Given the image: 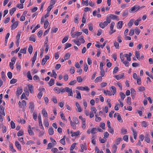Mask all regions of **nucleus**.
<instances>
[{
	"label": "nucleus",
	"instance_id": "5",
	"mask_svg": "<svg viewBox=\"0 0 153 153\" xmlns=\"http://www.w3.org/2000/svg\"><path fill=\"white\" fill-rule=\"evenodd\" d=\"M145 140L148 143L150 142V139L149 137V134L148 133L146 132L145 135Z\"/></svg>",
	"mask_w": 153,
	"mask_h": 153
},
{
	"label": "nucleus",
	"instance_id": "30",
	"mask_svg": "<svg viewBox=\"0 0 153 153\" xmlns=\"http://www.w3.org/2000/svg\"><path fill=\"white\" fill-rule=\"evenodd\" d=\"M111 89H112L111 91L113 93V95H114L116 92V88L114 86H112L111 87Z\"/></svg>",
	"mask_w": 153,
	"mask_h": 153
},
{
	"label": "nucleus",
	"instance_id": "28",
	"mask_svg": "<svg viewBox=\"0 0 153 153\" xmlns=\"http://www.w3.org/2000/svg\"><path fill=\"white\" fill-rule=\"evenodd\" d=\"M76 92L77 94L76 98L79 99H81V97L80 93L77 90L76 91Z\"/></svg>",
	"mask_w": 153,
	"mask_h": 153
},
{
	"label": "nucleus",
	"instance_id": "57",
	"mask_svg": "<svg viewBox=\"0 0 153 153\" xmlns=\"http://www.w3.org/2000/svg\"><path fill=\"white\" fill-rule=\"evenodd\" d=\"M17 81V79H13L10 81V83L11 84H14Z\"/></svg>",
	"mask_w": 153,
	"mask_h": 153
},
{
	"label": "nucleus",
	"instance_id": "14",
	"mask_svg": "<svg viewBox=\"0 0 153 153\" xmlns=\"http://www.w3.org/2000/svg\"><path fill=\"white\" fill-rule=\"evenodd\" d=\"M103 92L104 94H105L106 95H108L109 96H111L112 95V94L111 92L110 91L108 90H107L106 91L105 90H103Z\"/></svg>",
	"mask_w": 153,
	"mask_h": 153
},
{
	"label": "nucleus",
	"instance_id": "19",
	"mask_svg": "<svg viewBox=\"0 0 153 153\" xmlns=\"http://www.w3.org/2000/svg\"><path fill=\"white\" fill-rule=\"evenodd\" d=\"M102 77L101 76L97 77L96 78L95 80V82L96 83H97L99 81L101 82L102 81Z\"/></svg>",
	"mask_w": 153,
	"mask_h": 153
},
{
	"label": "nucleus",
	"instance_id": "45",
	"mask_svg": "<svg viewBox=\"0 0 153 153\" xmlns=\"http://www.w3.org/2000/svg\"><path fill=\"white\" fill-rule=\"evenodd\" d=\"M68 36H65L62 40V43H64L66 42L68 40Z\"/></svg>",
	"mask_w": 153,
	"mask_h": 153
},
{
	"label": "nucleus",
	"instance_id": "17",
	"mask_svg": "<svg viewBox=\"0 0 153 153\" xmlns=\"http://www.w3.org/2000/svg\"><path fill=\"white\" fill-rule=\"evenodd\" d=\"M112 147L113 149L112 153H115L117 149V146L116 144H113Z\"/></svg>",
	"mask_w": 153,
	"mask_h": 153
},
{
	"label": "nucleus",
	"instance_id": "26",
	"mask_svg": "<svg viewBox=\"0 0 153 153\" xmlns=\"http://www.w3.org/2000/svg\"><path fill=\"white\" fill-rule=\"evenodd\" d=\"M70 54L69 53H66L64 56L65 60H66L68 59L70 57Z\"/></svg>",
	"mask_w": 153,
	"mask_h": 153
},
{
	"label": "nucleus",
	"instance_id": "52",
	"mask_svg": "<svg viewBox=\"0 0 153 153\" xmlns=\"http://www.w3.org/2000/svg\"><path fill=\"white\" fill-rule=\"evenodd\" d=\"M16 7L19 9H22L23 8V4H17Z\"/></svg>",
	"mask_w": 153,
	"mask_h": 153
},
{
	"label": "nucleus",
	"instance_id": "63",
	"mask_svg": "<svg viewBox=\"0 0 153 153\" xmlns=\"http://www.w3.org/2000/svg\"><path fill=\"white\" fill-rule=\"evenodd\" d=\"M71 46V44L69 43H67L66 44L65 47L64 48L65 49H66L67 48L70 47Z\"/></svg>",
	"mask_w": 153,
	"mask_h": 153
},
{
	"label": "nucleus",
	"instance_id": "11",
	"mask_svg": "<svg viewBox=\"0 0 153 153\" xmlns=\"http://www.w3.org/2000/svg\"><path fill=\"white\" fill-rule=\"evenodd\" d=\"M15 144L17 148L19 149V150H21V145L19 144V142L17 141H16L15 142Z\"/></svg>",
	"mask_w": 153,
	"mask_h": 153
},
{
	"label": "nucleus",
	"instance_id": "10",
	"mask_svg": "<svg viewBox=\"0 0 153 153\" xmlns=\"http://www.w3.org/2000/svg\"><path fill=\"white\" fill-rule=\"evenodd\" d=\"M70 133L71 134V136L72 137L77 136L79 134V131H77L74 133H73L72 131H71Z\"/></svg>",
	"mask_w": 153,
	"mask_h": 153
},
{
	"label": "nucleus",
	"instance_id": "47",
	"mask_svg": "<svg viewBox=\"0 0 153 153\" xmlns=\"http://www.w3.org/2000/svg\"><path fill=\"white\" fill-rule=\"evenodd\" d=\"M73 121H74V123L76 124H77L79 123L78 119L76 117H73Z\"/></svg>",
	"mask_w": 153,
	"mask_h": 153
},
{
	"label": "nucleus",
	"instance_id": "64",
	"mask_svg": "<svg viewBox=\"0 0 153 153\" xmlns=\"http://www.w3.org/2000/svg\"><path fill=\"white\" fill-rule=\"evenodd\" d=\"M76 82V80H74L72 81H71L69 83V85H74L75 83Z\"/></svg>",
	"mask_w": 153,
	"mask_h": 153
},
{
	"label": "nucleus",
	"instance_id": "58",
	"mask_svg": "<svg viewBox=\"0 0 153 153\" xmlns=\"http://www.w3.org/2000/svg\"><path fill=\"white\" fill-rule=\"evenodd\" d=\"M53 146V144L52 143H50L48 145V147L47 148V149H51Z\"/></svg>",
	"mask_w": 153,
	"mask_h": 153
},
{
	"label": "nucleus",
	"instance_id": "8",
	"mask_svg": "<svg viewBox=\"0 0 153 153\" xmlns=\"http://www.w3.org/2000/svg\"><path fill=\"white\" fill-rule=\"evenodd\" d=\"M127 56V54H123V53H121L120 54V58L121 59V61L122 62H123L124 61V57H126Z\"/></svg>",
	"mask_w": 153,
	"mask_h": 153
},
{
	"label": "nucleus",
	"instance_id": "2",
	"mask_svg": "<svg viewBox=\"0 0 153 153\" xmlns=\"http://www.w3.org/2000/svg\"><path fill=\"white\" fill-rule=\"evenodd\" d=\"M38 120L39 126H40V128L41 129L44 130V128L42 123L41 116L40 114H39L38 115Z\"/></svg>",
	"mask_w": 153,
	"mask_h": 153
},
{
	"label": "nucleus",
	"instance_id": "13",
	"mask_svg": "<svg viewBox=\"0 0 153 153\" xmlns=\"http://www.w3.org/2000/svg\"><path fill=\"white\" fill-rule=\"evenodd\" d=\"M75 105L77 108L78 111L79 112H81L82 111V109L79 103L77 102H76Z\"/></svg>",
	"mask_w": 153,
	"mask_h": 153
},
{
	"label": "nucleus",
	"instance_id": "56",
	"mask_svg": "<svg viewBox=\"0 0 153 153\" xmlns=\"http://www.w3.org/2000/svg\"><path fill=\"white\" fill-rule=\"evenodd\" d=\"M84 69L85 72H86L88 69V66L86 63L84 64Z\"/></svg>",
	"mask_w": 153,
	"mask_h": 153
},
{
	"label": "nucleus",
	"instance_id": "61",
	"mask_svg": "<svg viewBox=\"0 0 153 153\" xmlns=\"http://www.w3.org/2000/svg\"><path fill=\"white\" fill-rule=\"evenodd\" d=\"M131 98L130 97H128L127 100V103L129 105H131Z\"/></svg>",
	"mask_w": 153,
	"mask_h": 153
},
{
	"label": "nucleus",
	"instance_id": "41",
	"mask_svg": "<svg viewBox=\"0 0 153 153\" xmlns=\"http://www.w3.org/2000/svg\"><path fill=\"white\" fill-rule=\"evenodd\" d=\"M120 96L121 99H122V100H123L124 99V98L126 97L125 95L123 93H122V92H120Z\"/></svg>",
	"mask_w": 153,
	"mask_h": 153
},
{
	"label": "nucleus",
	"instance_id": "1",
	"mask_svg": "<svg viewBox=\"0 0 153 153\" xmlns=\"http://www.w3.org/2000/svg\"><path fill=\"white\" fill-rule=\"evenodd\" d=\"M140 8V7L138 5H135L129 10V12L130 13H135Z\"/></svg>",
	"mask_w": 153,
	"mask_h": 153
},
{
	"label": "nucleus",
	"instance_id": "33",
	"mask_svg": "<svg viewBox=\"0 0 153 153\" xmlns=\"http://www.w3.org/2000/svg\"><path fill=\"white\" fill-rule=\"evenodd\" d=\"M49 24V23L48 20H46L44 24V28L46 29L48 27Z\"/></svg>",
	"mask_w": 153,
	"mask_h": 153
},
{
	"label": "nucleus",
	"instance_id": "18",
	"mask_svg": "<svg viewBox=\"0 0 153 153\" xmlns=\"http://www.w3.org/2000/svg\"><path fill=\"white\" fill-rule=\"evenodd\" d=\"M123 25V22L122 21H120L117 24V27L118 28H121Z\"/></svg>",
	"mask_w": 153,
	"mask_h": 153
},
{
	"label": "nucleus",
	"instance_id": "25",
	"mask_svg": "<svg viewBox=\"0 0 153 153\" xmlns=\"http://www.w3.org/2000/svg\"><path fill=\"white\" fill-rule=\"evenodd\" d=\"M54 80L53 79H51L48 82V84L51 86L53 85L54 84Z\"/></svg>",
	"mask_w": 153,
	"mask_h": 153
},
{
	"label": "nucleus",
	"instance_id": "39",
	"mask_svg": "<svg viewBox=\"0 0 153 153\" xmlns=\"http://www.w3.org/2000/svg\"><path fill=\"white\" fill-rule=\"evenodd\" d=\"M97 130L96 128H92L91 130L90 131L91 133L92 134H94L97 132Z\"/></svg>",
	"mask_w": 153,
	"mask_h": 153
},
{
	"label": "nucleus",
	"instance_id": "32",
	"mask_svg": "<svg viewBox=\"0 0 153 153\" xmlns=\"http://www.w3.org/2000/svg\"><path fill=\"white\" fill-rule=\"evenodd\" d=\"M127 131L126 129L124 128H123L121 129V132L122 134H126V133L127 132Z\"/></svg>",
	"mask_w": 153,
	"mask_h": 153
},
{
	"label": "nucleus",
	"instance_id": "37",
	"mask_svg": "<svg viewBox=\"0 0 153 153\" xmlns=\"http://www.w3.org/2000/svg\"><path fill=\"white\" fill-rule=\"evenodd\" d=\"M36 130L38 131V132H39V137H41L44 135V132L43 131H41L39 129H37Z\"/></svg>",
	"mask_w": 153,
	"mask_h": 153
},
{
	"label": "nucleus",
	"instance_id": "3",
	"mask_svg": "<svg viewBox=\"0 0 153 153\" xmlns=\"http://www.w3.org/2000/svg\"><path fill=\"white\" fill-rule=\"evenodd\" d=\"M49 56L47 55L45 56V57L42 59V65H45L47 60H48L49 59Z\"/></svg>",
	"mask_w": 153,
	"mask_h": 153
},
{
	"label": "nucleus",
	"instance_id": "60",
	"mask_svg": "<svg viewBox=\"0 0 153 153\" xmlns=\"http://www.w3.org/2000/svg\"><path fill=\"white\" fill-rule=\"evenodd\" d=\"M138 89L139 91H144L145 90V88L144 87L141 86L138 87Z\"/></svg>",
	"mask_w": 153,
	"mask_h": 153
},
{
	"label": "nucleus",
	"instance_id": "23",
	"mask_svg": "<svg viewBox=\"0 0 153 153\" xmlns=\"http://www.w3.org/2000/svg\"><path fill=\"white\" fill-rule=\"evenodd\" d=\"M42 114L45 117H47L48 116V113L45 109H43L42 111Z\"/></svg>",
	"mask_w": 153,
	"mask_h": 153
},
{
	"label": "nucleus",
	"instance_id": "9",
	"mask_svg": "<svg viewBox=\"0 0 153 153\" xmlns=\"http://www.w3.org/2000/svg\"><path fill=\"white\" fill-rule=\"evenodd\" d=\"M4 108L1 105H0V113L2 115L5 116V114L4 111Z\"/></svg>",
	"mask_w": 153,
	"mask_h": 153
},
{
	"label": "nucleus",
	"instance_id": "34",
	"mask_svg": "<svg viewBox=\"0 0 153 153\" xmlns=\"http://www.w3.org/2000/svg\"><path fill=\"white\" fill-rule=\"evenodd\" d=\"M33 48L32 46V45H30L29 46V47L28 48V51L30 54H31L32 53V51H33Z\"/></svg>",
	"mask_w": 153,
	"mask_h": 153
},
{
	"label": "nucleus",
	"instance_id": "50",
	"mask_svg": "<svg viewBox=\"0 0 153 153\" xmlns=\"http://www.w3.org/2000/svg\"><path fill=\"white\" fill-rule=\"evenodd\" d=\"M23 131L22 130H20L17 133V135L18 137L20 136L23 135Z\"/></svg>",
	"mask_w": 153,
	"mask_h": 153
},
{
	"label": "nucleus",
	"instance_id": "12",
	"mask_svg": "<svg viewBox=\"0 0 153 153\" xmlns=\"http://www.w3.org/2000/svg\"><path fill=\"white\" fill-rule=\"evenodd\" d=\"M22 92V88H17V90L16 91V94L17 96H19L21 94Z\"/></svg>",
	"mask_w": 153,
	"mask_h": 153
},
{
	"label": "nucleus",
	"instance_id": "16",
	"mask_svg": "<svg viewBox=\"0 0 153 153\" xmlns=\"http://www.w3.org/2000/svg\"><path fill=\"white\" fill-rule=\"evenodd\" d=\"M28 89L31 93H33V88L32 85L29 84L28 86Z\"/></svg>",
	"mask_w": 153,
	"mask_h": 153
},
{
	"label": "nucleus",
	"instance_id": "51",
	"mask_svg": "<svg viewBox=\"0 0 153 153\" xmlns=\"http://www.w3.org/2000/svg\"><path fill=\"white\" fill-rule=\"evenodd\" d=\"M108 16L111 19H115L117 18L116 16L113 14H110Z\"/></svg>",
	"mask_w": 153,
	"mask_h": 153
},
{
	"label": "nucleus",
	"instance_id": "35",
	"mask_svg": "<svg viewBox=\"0 0 153 153\" xmlns=\"http://www.w3.org/2000/svg\"><path fill=\"white\" fill-rule=\"evenodd\" d=\"M16 66L17 71H20L21 70V66L20 64L17 62L16 64Z\"/></svg>",
	"mask_w": 153,
	"mask_h": 153
},
{
	"label": "nucleus",
	"instance_id": "22",
	"mask_svg": "<svg viewBox=\"0 0 153 153\" xmlns=\"http://www.w3.org/2000/svg\"><path fill=\"white\" fill-rule=\"evenodd\" d=\"M124 76V74H123L122 75H117L115 76V77L117 79V80H119L121 79Z\"/></svg>",
	"mask_w": 153,
	"mask_h": 153
},
{
	"label": "nucleus",
	"instance_id": "59",
	"mask_svg": "<svg viewBox=\"0 0 153 153\" xmlns=\"http://www.w3.org/2000/svg\"><path fill=\"white\" fill-rule=\"evenodd\" d=\"M76 144V143H73L71 147V148H70V151H72L75 148Z\"/></svg>",
	"mask_w": 153,
	"mask_h": 153
},
{
	"label": "nucleus",
	"instance_id": "31",
	"mask_svg": "<svg viewBox=\"0 0 153 153\" xmlns=\"http://www.w3.org/2000/svg\"><path fill=\"white\" fill-rule=\"evenodd\" d=\"M80 88V90L82 91H88L89 90V89L87 86L85 87H81Z\"/></svg>",
	"mask_w": 153,
	"mask_h": 153
},
{
	"label": "nucleus",
	"instance_id": "42",
	"mask_svg": "<svg viewBox=\"0 0 153 153\" xmlns=\"http://www.w3.org/2000/svg\"><path fill=\"white\" fill-rule=\"evenodd\" d=\"M16 10V8L13 7L10 11V15L12 16L13 13L14 11Z\"/></svg>",
	"mask_w": 153,
	"mask_h": 153
},
{
	"label": "nucleus",
	"instance_id": "24",
	"mask_svg": "<svg viewBox=\"0 0 153 153\" xmlns=\"http://www.w3.org/2000/svg\"><path fill=\"white\" fill-rule=\"evenodd\" d=\"M48 132L50 135H53L54 133V131L53 128H49L48 129Z\"/></svg>",
	"mask_w": 153,
	"mask_h": 153
},
{
	"label": "nucleus",
	"instance_id": "48",
	"mask_svg": "<svg viewBox=\"0 0 153 153\" xmlns=\"http://www.w3.org/2000/svg\"><path fill=\"white\" fill-rule=\"evenodd\" d=\"M40 26L39 24H38L36 27H35L34 28L32 31V33H33L35 32L36 30L38 28L40 27Z\"/></svg>",
	"mask_w": 153,
	"mask_h": 153
},
{
	"label": "nucleus",
	"instance_id": "29",
	"mask_svg": "<svg viewBox=\"0 0 153 153\" xmlns=\"http://www.w3.org/2000/svg\"><path fill=\"white\" fill-rule=\"evenodd\" d=\"M121 140H122V139L121 138H118L115 141L116 144V145H118L119 144Z\"/></svg>",
	"mask_w": 153,
	"mask_h": 153
},
{
	"label": "nucleus",
	"instance_id": "38",
	"mask_svg": "<svg viewBox=\"0 0 153 153\" xmlns=\"http://www.w3.org/2000/svg\"><path fill=\"white\" fill-rule=\"evenodd\" d=\"M70 124L71 126L74 129H76V126L75 124V123L72 122V121H71Z\"/></svg>",
	"mask_w": 153,
	"mask_h": 153
},
{
	"label": "nucleus",
	"instance_id": "46",
	"mask_svg": "<svg viewBox=\"0 0 153 153\" xmlns=\"http://www.w3.org/2000/svg\"><path fill=\"white\" fill-rule=\"evenodd\" d=\"M19 53L25 54L26 53V48L21 49L19 51Z\"/></svg>",
	"mask_w": 153,
	"mask_h": 153
},
{
	"label": "nucleus",
	"instance_id": "53",
	"mask_svg": "<svg viewBox=\"0 0 153 153\" xmlns=\"http://www.w3.org/2000/svg\"><path fill=\"white\" fill-rule=\"evenodd\" d=\"M99 140L100 141L101 143H104L105 142V141L106 140V139L105 138L102 139L101 138V137H100Z\"/></svg>",
	"mask_w": 153,
	"mask_h": 153
},
{
	"label": "nucleus",
	"instance_id": "62",
	"mask_svg": "<svg viewBox=\"0 0 153 153\" xmlns=\"http://www.w3.org/2000/svg\"><path fill=\"white\" fill-rule=\"evenodd\" d=\"M118 68L117 67H115L114 69L113 74H115L118 71Z\"/></svg>",
	"mask_w": 153,
	"mask_h": 153
},
{
	"label": "nucleus",
	"instance_id": "27",
	"mask_svg": "<svg viewBox=\"0 0 153 153\" xmlns=\"http://www.w3.org/2000/svg\"><path fill=\"white\" fill-rule=\"evenodd\" d=\"M80 147L82 149H84L85 150H87V146L86 143L81 144Z\"/></svg>",
	"mask_w": 153,
	"mask_h": 153
},
{
	"label": "nucleus",
	"instance_id": "49",
	"mask_svg": "<svg viewBox=\"0 0 153 153\" xmlns=\"http://www.w3.org/2000/svg\"><path fill=\"white\" fill-rule=\"evenodd\" d=\"M114 45L116 49H119V43L116 42H114Z\"/></svg>",
	"mask_w": 153,
	"mask_h": 153
},
{
	"label": "nucleus",
	"instance_id": "36",
	"mask_svg": "<svg viewBox=\"0 0 153 153\" xmlns=\"http://www.w3.org/2000/svg\"><path fill=\"white\" fill-rule=\"evenodd\" d=\"M27 77L30 80L32 79V77L30 73V71H28L27 73Z\"/></svg>",
	"mask_w": 153,
	"mask_h": 153
},
{
	"label": "nucleus",
	"instance_id": "15",
	"mask_svg": "<svg viewBox=\"0 0 153 153\" xmlns=\"http://www.w3.org/2000/svg\"><path fill=\"white\" fill-rule=\"evenodd\" d=\"M66 138L65 136H63V138L61 139L60 140V143H61L63 145H65V139Z\"/></svg>",
	"mask_w": 153,
	"mask_h": 153
},
{
	"label": "nucleus",
	"instance_id": "4",
	"mask_svg": "<svg viewBox=\"0 0 153 153\" xmlns=\"http://www.w3.org/2000/svg\"><path fill=\"white\" fill-rule=\"evenodd\" d=\"M66 92L68 93V95L69 96H73V93L72 89L70 88L69 87H66L65 88Z\"/></svg>",
	"mask_w": 153,
	"mask_h": 153
},
{
	"label": "nucleus",
	"instance_id": "21",
	"mask_svg": "<svg viewBox=\"0 0 153 153\" xmlns=\"http://www.w3.org/2000/svg\"><path fill=\"white\" fill-rule=\"evenodd\" d=\"M134 22V19H131L128 24V25L129 27L130 28L132 25L133 24V23Z\"/></svg>",
	"mask_w": 153,
	"mask_h": 153
},
{
	"label": "nucleus",
	"instance_id": "40",
	"mask_svg": "<svg viewBox=\"0 0 153 153\" xmlns=\"http://www.w3.org/2000/svg\"><path fill=\"white\" fill-rule=\"evenodd\" d=\"M29 40L30 41L35 42L36 41V39L33 35H32L29 37Z\"/></svg>",
	"mask_w": 153,
	"mask_h": 153
},
{
	"label": "nucleus",
	"instance_id": "44",
	"mask_svg": "<svg viewBox=\"0 0 153 153\" xmlns=\"http://www.w3.org/2000/svg\"><path fill=\"white\" fill-rule=\"evenodd\" d=\"M135 56L137 58V59L140 60V53L138 51H136L135 53Z\"/></svg>",
	"mask_w": 153,
	"mask_h": 153
},
{
	"label": "nucleus",
	"instance_id": "55",
	"mask_svg": "<svg viewBox=\"0 0 153 153\" xmlns=\"http://www.w3.org/2000/svg\"><path fill=\"white\" fill-rule=\"evenodd\" d=\"M10 125L11 128H15V124L13 121H11Z\"/></svg>",
	"mask_w": 153,
	"mask_h": 153
},
{
	"label": "nucleus",
	"instance_id": "6",
	"mask_svg": "<svg viewBox=\"0 0 153 153\" xmlns=\"http://www.w3.org/2000/svg\"><path fill=\"white\" fill-rule=\"evenodd\" d=\"M29 108L30 109V112L32 113L34 109V103L32 102H30L29 103Z\"/></svg>",
	"mask_w": 153,
	"mask_h": 153
},
{
	"label": "nucleus",
	"instance_id": "54",
	"mask_svg": "<svg viewBox=\"0 0 153 153\" xmlns=\"http://www.w3.org/2000/svg\"><path fill=\"white\" fill-rule=\"evenodd\" d=\"M117 119L120 122H123V120L121 118V117L120 114L118 115Z\"/></svg>",
	"mask_w": 153,
	"mask_h": 153
},
{
	"label": "nucleus",
	"instance_id": "20",
	"mask_svg": "<svg viewBox=\"0 0 153 153\" xmlns=\"http://www.w3.org/2000/svg\"><path fill=\"white\" fill-rule=\"evenodd\" d=\"M53 90L57 94H59L60 92V89L58 87H55L53 89Z\"/></svg>",
	"mask_w": 153,
	"mask_h": 153
},
{
	"label": "nucleus",
	"instance_id": "7",
	"mask_svg": "<svg viewBox=\"0 0 153 153\" xmlns=\"http://www.w3.org/2000/svg\"><path fill=\"white\" fill-rule=\"evenodd\" d=\"M19 24L18 21H16L14 22L11 26V30H12L15 29L18 26Z\"/></svg>",
	"mask_w": 153,
	"mask_h": 153
},
{
	"label": "nucleus",
	"instance_id": "43",
	"mask_svg": "<svg viewBox=\"0 0 153 153\" xmlns=\"http://www.w3.org/2000/svg\"><path fill=\"white\" fill-rule=\"evenodd\" d=\"M79 16L78 15H77L76 16V17L74 19V22L76 23H78L79 21Z\"/></svg>",
	"mask_w": 153,
	"mask_h": 153
}]
</instances>
